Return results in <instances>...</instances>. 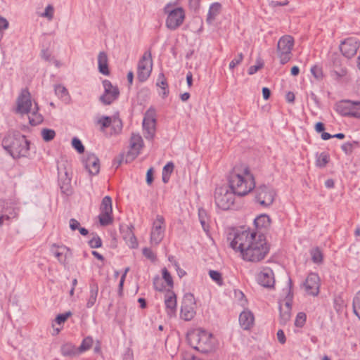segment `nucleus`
Masks as SVG:
<instances>
[{"label":"nucleus","mask_w":360,"mask_h":360,"mask_svg":"<svg viewBox=\"0 0 360 360\" xmlns=\"http://www.w3.org/2000/svg\"><path fill=\"white\" fill-rule=\"evenodd\" d=\"M71 314L70 311L60 314L56 316L55 321L59 325L63 323L71 316Z\"/></svg>","instance_id":"obj_54"},{"label":"nucleus","mask_w":360,"mask_h":360,"mask_svg":"<svg viewBox=\"0 0 360 360\" xmlns=\"http://www.w3.org/2000/svg\"><path fill=\"white\" fill-rule=\"evenodd\" d=\"M153 68L151 53L146 51L143 53L138 63V79L140 82H145L150 75Z\"/></svg>","instance_id":"obj_13"},{"label":"nucleus","mask_w":360,"mask_h":360,"mask_svg":"<svg viewBox=\"0 0 360 360\" xmlns=\"http://www.w3.org/2000/svg\"><path fill=\"white\" fill-rule=\"evenodd\" d=\"M288 283H289V288H290L289 292H288V295L286 296L285 300H283V302H281L280 303L283 304V307L285 309L291 311L292 302V295L290 292V288H291V284H292V281L290 278H289V280H288Z\"/></svg>","instance_id":"obj_36"},{"label":"nucleus","mask_w":360,"mask_h":360,"mask_svg":"<svg viewBox=\"0 0 360 360\" xmlns=\"http://www.w3.org/2000/svg\"><path fill=\"white\" fill-rule=\"evenodd\" d=\"M54 8L51 4H49L40 16L47 18L49 20H51L53 18Z\"/></svg>","instance_id":"obj_43"},{"label":"nucleus","mask_w":360,"mask_h":360,"mask_svg":"<svg viewBox=\"0 0 360 360\" xmlns=\"http://www.w3.org/2000/svg\"><path fill=\"white\" fill-rule=\"evenodd\" d=\"M329 162V155L326 153H321L316 157V165L319 167H324Z\"/></svg>","instance_id":"obj_38"},{"label":"nucleus","mask_w":360,"mask_h":360,"mask_svg":"<svg viewBox=\"0 0 360 360\" xmlns=\"http://www.w3.org/2000/svg\"><path fill=\"white\" fill-rule=\"evenodd\" d=\"M153 286L156 290L162 291L165 288L162 279L158 276L153 279Z\"/></svg>","instance_id":"obj_52"},{"label":"nucleus","mask_w":360,"mask_h":360,"mask_svg":"<svg viewBox=\"0 0 360 360\" xmlns=\"http://www.w3.org/2000/svg\"><path fill=\"white\" fill-rule=\"evenodd\" d=\"M129 146L130 148L127 153L125 155H120L119 164H121L123 161L127 163L131 162L140 154V150L143 146L142 137L139 134H132L130 139Z\"/></svg>","instance_id":"obj_8"},{"label":"nucleus","mask_w":360,"mask_h":360,"mask_svg":"<svg viewBox=\"0 0 360 360\" xmlns=\"http://www.w3.org/2000/svg\"><path fill=\"white\" fill-rule=\"evenodd\" d=\"M311 72L313 76L318 80H321L323 78V70L321 67L319 65H314L311 68Z\"/></svg>","instance_id":"obj_48"},{"label":"nucleus","mask_w":360,"mask_h":360,"mask_svg":"<svg viewBox=\"0 0 360 360\" xmlns=\"http://www.w3.org/2000/svg\"><path fill=\"white\" fill-rule=\"evenodd\" d=\"M122 237L130 248H135L137 247L136 238L129 226H126L125 231L123 229Z\"/></svg>","instance_id":"obj_27"},{"label":"nucleus","mask_w":360,"mask_h":360,"mask_svg":"<svg viewBox=\"0 0 360 360\" xmlns=\"http://www.w3.org/2000/svg\"><path fill=\"white\" fill-rule=\"evenodd\" d=\"M122 360H134L133 352L131 349H128L123 356Z\"/></svg>","instance_id":"obj_64"},{"label":"nucleus","mask_w":360,"mask_h":360,"mask_svg":"<svg viewBox=\"0 0 360 360\" xmlns=\"http://www.w3.org/2000/svg\"><path fill=\"white\" fill-rule=\"evenodd\" d=\"M332 73L336 79H340L347 75V70L346 68L341 66L339 60H334Z\"/></svg>","instance_id":"obj_29"},{"label":"nucleus","mask_w":360,"mask_h":360,"mask_svg":"<svg viewBox=\"0 0 360 360\" xmlns=\"http://www.w3.org/2000/svg\"><path fill=\"white\" fill-rule=\"evenodd\" d=\"M72 146L79 153H83L84 152V146L78 138L74 137L72 139Z\"/></svg>","instance_id":"obj_45"},{"label":"nucleus","mask_w":360,"mask_h":360,"mask_svg":"<svg viewBox=\"0 0 360 360\" xmlns=\"http://www.w3.org/2000/svg\"><path fill=\"white\" fill-rule=\"evenodd\" d=\"M357 145V142L353 141V142H347L342 144V150L345 152L347 155H350L354 150V146Z\"/></svg>","instance_id":"obj_46"},{"label":"nucleus","mask_w":360,"mask_h":360,"mask_svg":"<svg viewBox=\"0 0 360 360\" xmlns=\"http://www.w3.org/2000/svg\"><path fill=\"white\" fill-rule=\"evenodd\" d=\"M271 219L266 214H262L255 219V224L257 227H266L270 225Z\"/></svg>","instance_id":"obj_33"},{"label":"nucleus","mask_w":360,"mask_h":360,"mask_svg":"<svg viewBox=\"0 0 360 360\" xmlns=\"http://www.w3.org/2000/svg\"><path fill=\"white\" fill-rule=\"evenodd\" d=\"M209 275L210 278L218 285H221L223 284V279L220 272L214 270H210L209 271Z\"/></svg>","instance_id":"obj_44"},{"label":"nucleus","mask_w":360,"mask_h":360,"mask_svg":"<svg viewBox=\"0 0 360 360\" xmlns=\"http://www.w3.org/2000/svg\"><path fill=\"white\" fill-rule=\"evenodd\" d=\"M174 168V165L173 162H169L163 167L162 173L170 175L172 173Z\"/></svg>","instance_id":"obj_59"},{"label":"nucleus","mask_w":360,"mask_h":360,"mask_svg":"<svg viewBox=\"0 0 360 360\" xmlns=\"http://www.w3.org/2000/svg\"><path fill=\"white\" fill-rule=\"evenodd\" d=\"M104 89L103 94L100 96L99 101L104 105H108L118 99L120 96V90L117 86L113 85L112 82L108 79L102 82Z\"/></svg>","instance_id":"obj_11"},{"label":"nucleus","mask_w":360,"mask_h":360,"mask_svg":"<svg viewBox=\"0 0 360 360\" xmlns=\"http://www.w3.org/2000/svg\"><path fill=\"white\" fill-rule=\"evenodd\" d=\"M186 338L188 344L193 349L202 353L211 352L216 347L215 339L213 335L201 328L189 331Z\"/></svg>","instance_id":"obj_3"},{"label":"nucleus","mask_w":360,"mask_h":360,"mask_svg":"<svg viewBox=\"0 0 360 360\" xmlns=\"http://www.w3.org/2000/svg\"><path fill=\"white\" fill-rule=\"evenodd\" d=\"M243 60V54L242 53H238V56L230 62L229 68L231 70H233L236 66L239 65Z\"/></svg>","instance_id":"obj_53"},{"label":"nucleus","mask_w":360,"mask_h":360,"mask_svg":"<svg viewBox=\"0 0 360 360\" xmlns=\"http://www.w3.org/2000/svg\"><path fill=\"white\" fill-rule=\"evenodd\" d=\"M84 165L86 170L91 175H96L100 170L99 159L94 154H88L83 160Z\"/></svg>","instance_id":"obj_20"},{"label":"nucleus","mask_w":360,"mask_h":360,"mask_svg":"<svg viewBox=\"0 0 360 360\" xmlns=\"http://www.w3.org/2000/svg\"><path fill=\"white\" fill-rule=\"evenodd\" d=\"M221 9V4L214 2L210 6L209 11L207 16V22L211 23L215 18L219 14Z\"/></svg>","instance_id":"obj_28"},{"label":"nucleus","mask_w":360,"mask_h":360,"mask_svg":"<svg viewBox=\"0 0 360 360\" xmlns=\"http://www.w3.org/2000/svg\"><path fill=\"white\" fill-rule=\"evenodd\" d=\"M69 248L65 245H57L53 244L51 248V253L58 259L60 264H65L67 253L69 252Z\"/></svg>","instance_id":"obj_22"},{"label":"nucleus","mask_w":360,"mask_h":360,"mask_svg":"<svg viewBox=\"0 0 360 360\" xmlns=\"http://www.w3.org/2000/svg\"><path fill=\"white\" fill-rule=\"evenodd\" d=\"M231 247L238 250L244 260L251 262H260L269 252V245L264 236L250 231L236 232Z\"/></svg>","instance_id":"obj_1"},{"label":"nucleus","mask_w":360,"mask_h":360,"mask_svg":"<svg viewBox=\"0 0 360 360\" xmlns=\"http://www.w3.org/2000/svg\"><path fill=\"white\" fill-rule=\"evenodd\" d=\"M195 300L193 294L186 293L184 297L181 307L180 316L184 321L192 320L195 315Z\"/></svg>","instance_id":"obj_12"},{"label":"nucleus","mask_w":360,"mask_h":360,"mask_svg":"<svg viewBox=\"0 0 360 360\" xmlns=\"http://www.w3.org/2000/svg\"><path fill=\"white\" fill-rule=\"evenodd\" d=\"M306 314L304 312H299L297 314L295 321V325L297 327H302L306 322Z\"/></svg>","instance_id":"obj_50"},{"label":"nucleus","mask_w":360,"mask_h":360,"mask_svg":"<svg viewBox=\"0 0 360 360\" xmlns=\"http://www.w3.org/2000/svg\"><path fill=\"white\" fill-rule=\"evenodd\" d=\"M8 20L5 18L0 16V32L3 34V32L8 27Z\"/></svg>","instance_id":"obj_60"},{"label":"nucleus","mask_w":360,"mask_h":360,"mask_svg":"<svg viewBox=\"0 0 360 360\" xmlns=\"http://www.w3.org/2000/svg\"><path fill=\"white\" fill-rule=\"evenodd\" d=\"M143 255L148 259L153 260L155 258V254L153 252L151 249L148 248H144L143 249Z\"/></svg>","instance_id":"obj_58"},{"label":"nucleus","mask_w":360,"mask_h":360,"mask_svg":"<svg viewBox=\"0 0 360 360\" xmlns=\"http://www.w3.org/2000/svg\"><path fill=\"white\" fill-rule=\"evenodd\" d=\"M254 316L250 311H243L239 316V323L244 330H250L254 324Z\"/></svg>","instance_id":"obj_23"},{"label":"nucleus","mask_w":360,"mask_h":360,"mask_svg":"<svg viewBox=\"0 0 360 360\" xmlns=\"http://www.w3.org/2000/svg\"><path fill=\"white\" fill-rule=\"evenodd\" d=\"M279 309L281 323L285 324L291 317V311L285 309L282 303H279Z\"/></svg>","instance_id":"obj_32"},{"label":"nucleus","mask_w":360,"mask_h":360,"mask_svg":"<svg viewBox=\"0 0 360 360\" xmlns=\"http://www.w3.org/2000/svg\"><path fill=\"white\" fill-rule=\"evenodd\" d=\"M163 11L167 15L165 25L169 30H175L184 23L186 13L182 7H176L175 4L169 2L165 5Z\"/></svg>","instance_id":"obj_5"},{"label":"nucleus","mask_w":360,"mask_h":360,"mask_svg":"<svg viewBox=\"0 0 360 360\" xmlns=\"http://www.w3.org/2000/svg\"><path fill=\"white\" fill-rule=\"evenodd\" d=\"M311 260L316 264H320L323 262V253L319 248H313L310 251Z\"/></svg>","instance_id":"obj_35"},{"label":"nucleus","mask_w":360,"mask_h":360,"mask_svg":"<svg viewBox=\"0 0 360 360\" xmlns=\"http://www.w3.org/2000/svg\"><path fill=\"white\" fill-rule=\"evenodd\" d=\"M93 342L94 341H93L92 338H91V337L85 338L83 340L81 345L77 348L78 352L79 353H82L86 350H89L91 347Z\"/></svg>","instance_id":"obj_40"},{"label":"nucleus","mask_w":360,"mask_h":360,"mask_svg":"<svg viewBox=\"0 0 360 360\" xmlns=\"http://www.w3.org/2000/svg\"><path fill=\"white\" fill-rule=\"evenodd\" d=\"M263 67V63L261 62H258L257 65H252L248 69V74L253 75L256 73L259 69Z\"/></svg>","instance_id":"obj_57"},{"label":"nucleus","mask_w":360,"mask_h":360,"mask_svg":"<svg viewBox=\"0 0 360 360\" xmlns=\"http://www.w3.org/2000/svg\"><path fill=\"white\" fill-rule=\"evenodd\" d=\"M55 93L58 97L64 101H66L69 98L68 89L60 84L56 85L55 86Z\"/></svg>","instance_id":"obj_34"},{"label":"nucleus","mask_w":360,"mask_h":360,"mask_svg":"<svg viewBox=\"0 0 360 360\" xmlns=\"http://www.w3.org/2000/svg\"><path fill=\"white\" fill-rule=\"evenodd\" d=\"M98 294V285L95 281H91L89 284V295L86 300V308L90 309L96 304Z\"/></svg>","instance_id":"obj_25"},{"label":"nucleus","mask_w":360,"mask_h":360,"mask_svg":"<svg viewBox=\"0 0 360 360\" xmlns=\"http://www.w3.org/2000/svg\"><path fill=\"white\" fill-rule=\"evenodd\" d=\"M31 95L27 89H22L17 99L16 112L28 114L31 111Z\"/></svg>","instance_id":"obj_16"},{"label":"nucleus","mask_w":360,"mask_h":360,"mask_svg":"<svg viewBox=\"0 0 360 360\" xmlns=\"http://www.w3.org/2000/svg\"><path fill=\"white\" fill-rule=\"evenodd\" d=\"M98 67L99 72L104 75H109L108 58L105 52L101 51L98 56Z\"/></svg>","instance_id":"obj_26"},{"label":"nucleus","mask_w":360,"mask_h":360,"mask_svg":"<svg viewBox=\"0 0 360 360\" xmlns=\"http://www.w3.org/2000/svg\"><path fill=\"white\" fill-rule=\"evenodd\" d=\"M30 143L20 134H7L2 140L3 148L15 159L25 157L30 150Z\"/></svg>","instance_id":"obj_4"},{"label":"nucleus","mask_w":360,"mask_h":360,"mask_svg":"<svg viewBox=\"0 0 360 360\" xmlns=\"http://www.w3.org/2000/svg\"><path fill=\"white\" fill-rule=\"evenodd\" d=\"M353 101L349 100L341 101L335 105L337 112L342 116H351L352 113Z\"/></svg>","instance_id":"obj_24"},{"label":"nucleus","mask_w":360,"mask_h":360,"mask_svg":"<svg viewBox=\"0 0 360 360\" xmlns=\"http://www.w3.org/2000/svg\"><path fill=\"white\" fill-rule=\"evenodd\" d=\"M165 304L168 316H174L176 311V296L173 291L169 290L166 292Z\"/></svg>","instance_id":"obj_21"},{"label":"nucleus","mask_w":360,"mask_h":360,"mask_svg":"<svg viewBox=\"0 0 360 360\" xmlns=\"http://www.w3.org/2000/svg\"><path fill=\"white\" fill-rule=\"evenodd\" d=\"M198 217L199 220H207L209 219L206 210L203 208L198 210Z\"/></svg>","instance_id":"obj_62"},{"label":"nucleus","mask_w":360,"mask_h":360,"mask_svg":"<svg viewBox=\"0 0 360 360\" xmlns=\"http://www.w3.org/2000/svg\"><path fill=\"white\" fill-rule=\"evenodd\" d=\"M101 213L98 216L99 222L102 226H107L112 222V199L110 196H105L101 205Z\"/></svg>","instance_id":"obj_15"},{"label":"nucleus","mask_w":360,"mask_h":360,"mask_svg":"<svg viewBox=\"0 0 360 360\" xmlns=\"http://www.w3.org/2000/svg\"><path fill=\"white\" fill-rule=\"evenodd\" d=\"M228 181L230 188L238 196H245L255 188V177L245 165H236Z\"/></svg>","instance_id":"obj_2"},{"label":"nucleus","mask_w":360,"mask_h":360,"mask_svg":"<svg viewBox=\"0 0 360 360\" xmlns=\"http://www.w3.org/2000/svg\"><path fill=\"white\" fill-rule=\"evenodd\" d=\"M61 354L65 356H72L77 355L78 353L77 348L70 343L63 345L61 347Z\"/></svg>","instance_id":"obj_31"},{"label":"nucleus","mask_w":360,"mask_h":360,"mask_svg":"<svg viewBox=\"0 0 360 360\" xmlns=\"http://www.w3.org/2000/svg\"><path fill=\"white\" fill-rule=\"evenodd\" d=\"M38 105L35 103V106L29 116L30 123L32 125H37L43 121V116L38 112Z\"/></svg>","instance_id":"obj_30"},{"label":"nucleus","mask_w":360,"mask_h":360,"mask_svg":"<svg viewBox=\"0 0 360 360\" xmlns=\"http://www.w3.org/2000/svg\"><path fill=\"white\" fill-rule=\"evenodd\" d=\"M143 135L146 139L152 140L156 131V112L150 108L145 113L143 120Z\"/></svg>","instance_id":"obj_10"},{"label":"nucleus","mask_w":360,"mask_h":360,"mask_svg":"<svg viewBox=\"0 0 360 360\" xmlns=\"http://www.w3.org/2000/svg\"><path fill=\"white\" fill-rule=\"evenodd\" d=\"M6 201L0 200V226L3 225L4 219L8 220L10 219V217L6 214Z\"/></svg>","instance_id":"obj_42"},{"label":"nucleus","mask_w":360,"mask_h":360,"mask_svg":"<svg viewBox=\"0 0 360 360\" xmlns=\"http://www.w3.org/2000/svg\"><path fill=\"white\" fill-rule=\"evenodd\" d=\"M98 122L101 124V129L103 131L105 128L110 127L112 123V117L108 116H103L98 120Z\"/></svg>","instance_id":"obj_49"},{"label":"nucleus","mask_w":360,"mask_h":360,"mask_svg":"<svg viewBox=\"0 0 360 360\" xmlns=\"http://www.w3.org/2000/svg\"><path fill=\"white\" fill-rule=\"evenodd\" d=\"M165 228L164 217L157 215L150 232V243L152 245H158L160 243L165 236Z\"/></svg>","instance_id":"obj_14"},{"label":"nucleus","mask_w":360,"mask_h":360,"mask_svg":"<svg viewBox=\"0 0 360 360\" xmlns=\"http://www.w3.org/2000/svg\"><path fill=\"white\" fill-rule=\"evenodd\" d=\"M112 132V134H120L122 129V120L118 117L112 118V123L110 125Z\"/></svg>","instance_id":"obj_37"},{"label":"nucleus","mask_w":360,"mask_h":360,"mask_svg":"<svg viewBox=\"0 0 360 360\" xmlns=\"http://www.w3.org/2000/svg\"><path fill=\"white\" fill-rule=\"evenodd\" d=\"M89 245L91 248H98L102 245V240L98 236L96 235L89 241Z\"/></svg>","instance_id":"obj_51"},{"label":"nucleus","mask_w":360,"mask_h":360,"mask_svg":"<svg viewBox=\"0 0 360 360\" xmlns=\"http://www.w3.org/2000/svg\"><path fill=\"white\" fill-rule=\"evenodd\" d=\"M257 281L262 286L271 288L274 286V274L268 266L262 267L257 275Z\"/></svg>","instance_id":"obj_18"},{"label":"nucleus","mask_w":360,"mask_h":360,"mask_svg":"<svg viewBox=\"0 0 360 360\" xmlns=\"http://www.w3.org/2000/svg\"><path fill=\"white\" fill-rule=\"evenodd\" d=\"M353 310L355 315L360 319V290L356 292L353 299Z\"/></svg>","instance_id":"obj_41"},{"label":"nucleus","mask_w":360,"mask_h":360,"mask_svg":"<svg viewBox=\"0 0 360 360\" xmlns=\"http://www.w3.org/2000/svg\"><path fill=\"white\" fill-rule=\"evenodd\" d=\"M305 290L307 294L313 296H316L319 292V277L318 274L311 273L307 277L304 283Z\"/></svg>","instance_id":"obj_19"},{"label":"nucleus","mask_w":360,"mask_h":360,"mask_svg":"<svg viewBox=\"0 0 360 360\" xmlns=\"http://www.w3.org/2000/svg\"><path fill=\"white\" fill-rule=\"evenodd\" d=\"M157 86H160L161 89L162 87H168V84H167L166 78L163 73H160L158 75Z\"/></svg>","instance_id":"obj_56"},{"label":"nucleus","mask_w":360,"mask_h":360,"mask_svg":"<svg viewBox=\"0 0 360 360\" xmlns=\"http://www.w3.org/2000/svg\"><path fill=\"white\" fill-rule=\"evenodd\" d=\"M236 195L237 194L226 186L218 187L214 191L215 204L219 208L228 210L234 205Z\"/></svg>","instance_id":"obj_6"},{"label":"nucleus","mask_w":360,"mask_h":360,"mask_svg":"<svg viewBox=\"0 0 360 360\" xmlns=\"http://www.w3.org/2000/svg\"><path fill=\"white\" fill-rule=\"evenodd\" d=\"M359 48V42L354 37H349L344 40L340 46L342 55L347 58H351L356 54Z\"/></svg>","instance_id":"obj_17"},{"label":"nucleus","mask_w":360,"mask_h":360,"mask_svg":"<svg viewBox=\"0 0 360 360\" xmlns=\"http://www.w3.org/2000/svg\"><path fill=\"white\" fill-rule=\"evenodd\" d=\"M162 278L167 283V285L170 288H173V280L171 274L166 268H163L162 270Z\"/></svg>","instance_id":"obj_47"},{"label":"nucleus","mask_w":360,"mask_h":360,"mask_svg":"<svg viewBox=\"0 0 360 360\" xmlns=\"http://www.w3.org/2000/svg\"><path fill=\"white\" fill-rule=\"evenodd\" d=\"M276 192L274 189L266 185H261L255 189V200L263 207L270 206L274 201Z\"/></svg>","instance_id":"obj_9"},{"label":"nucleus","mask_w":360,"mask_h":360,"mask_svg":"<svg viewBox=\"0 0 360 360\" xmlns=\"http://www.w3.org/2000/svg\"><path fill=\"white\" fill-rule=\"evenodd\" d=\"M70 227L72 231H75L77 229H79V228L80 227V224L77 219H71L70 220Z\"/></svg>","instance_id":"obj_61"},{"label":"nucleus","mask_w":360,"mask_h":360,"mask_svg":"<svg viewBox=\"0 0 360 360\" xmlns=\"http://www.w3.org/2000/svg\"><path fill=\"white\" fill-rule=\"evenodd\" d=\"M277 338L280 343L284 344L286 341L285 336L283 330L280 329L277 332Z\"/></svg>","instance_id":"obj_63"},{"label":"nucleus","mask_w":360,"mask_h":360,"mask_svg":"<svg viewBox=\"0 0 360 360\" xmlns=\"http://www.w3.org/2000/svg\"><path fill=\"white\" fill-rule=\"evenodd\" d=\"M352 117L360 118V102L353 101Z\"/></svg>","instance_id":"obj_55"},{"label":"nucleus","mask_w":360,"mask_h":360,"mask_svg":"<svg viewBox=\"0 0 360 360\" xmlns=\"http://www.w3.org/2000/svg\"><path fill=\"white\" fill-rule=\"evenodd\" d=\"M293 46L294 39L290 35L283 36L278 40L277 51L281 64H285L290 60Z\"/></svg>","instance_id":"obj_7"},{"label":"nucleus","mask_w":360,"mask_h":360,"mask_svg":"<svg viewBox=\"0 0 360 360\" xmlns=\"http://www.w3.org/2000/svg\"><path fill=\"white\" fill-rule=\"evenodd\" d=\"M41 136L44 141L49 142L56 136V131L53 129L44 128L41 131Z\"/></svg>","instance_id":"obj_39"}]
</instances>
